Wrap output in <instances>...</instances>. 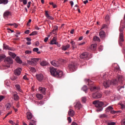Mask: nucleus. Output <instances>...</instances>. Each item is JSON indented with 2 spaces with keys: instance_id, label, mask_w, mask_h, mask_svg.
Here are the masks:
<instances>
[{
  "instance_id": "nucleus-1",
  "label": "nucleus",
  "mask_w": 125,
  "mask_h": 125,
  "mask_svg": "<svg viewBox=\"0 0 125 125\" xmlns=\"http://www.w3.org/2000/svg\"><path fill=\"white\" fill-rule=\"evenodd\" d=\"M50 72L51 76L55 78H64L63 72L61 70H57V69L54 67H50Z\"/></svg>"
},
{
  "instance_id": "nucleus-2",
  "label": "nucleus",
  "mask_w": 125,
  "mask_h": 125,
  "mask_svg": "<svg viewBox=\"0 0 125 125\" xmlns=\"http://www.w3.org/2000/svg\"><path fill=\"white\" fill-rule=\"evenodd\" d=\"M121 79H112V80H105L104 82L103 85L105 88H108L111 84L115 85L117 84V83H119V81Z\"/></svg>"
},
{
  "instance_id": "nucleus-3",
  "label": "nucleus",
  "mask_w": 125,
  "mask_h": 125,
  "mask_svg": "<svg viewBox=\"0 0 125 125\" xmlns=\"http://www.w3.org/2000/svg\"><path fill=\"white\" fill-rule=\"evenodd\" d=\"M93 104L95 105V107L98 108L97 109V112H101L103 110V108L102 107V106L104 105L103 102H100L99 101H95L93 102Z\"/></svg>"
},
{
  "instance_id": "nucleus-4",
  "label": "nucleus",
  "mask_w": 125,
  "mask_h": 125,
  "mask_svg": "<svg viewBox=\"0 0 125 125\" xmlns=\"http://www.w3.org/2000/svg\"><path fill=\"white\" fill-rule=\"evenodd\" d=\"M80 57L81 59H83V60H88L90 58V55L87 52H84L80 55Z\"/></svg>"
},
{
  "instance_id": "nucleus-5",
  "label": "nucleus",
  "mask_w": 125,
  "mask_h": 125,
  "mask_svg": "<svg viewBox=\"0 0 125 125\" xmlns=\"http://www.w3.org/2000/svg\"><path fill=\"white\" fill-rule=\"evenodd\" d=\"M4 62L6 64V66L9 67L11 64L13 63V60L10 57H7L4 59Z\"/></svg>"
},
{
  "instance_id": "nucleus-6",
  "label": "nucleus",
  "mask_w": 125,
  "mask_h": 125,
  "mask_svg": "<svg viewBox=\"0 0 125 125\" xmlns=\"http://www.w3.org/2000/svg\"><path fill=\"white\" fill-rule=\"evenodd\" d=\"M68 69L70 72L76 71V64L74 62H71L68 64Z\"/></svg>"
},
{
  "instance_id": "nucleus-7",
  "label": "nucleus",
  "mask_w": 125,
  "mask_h": 125,
  "mask_svg": "<svg viewBox=\"0 0 125 125\" xmlns=\"http://www.w3.org/2000/svg\"><path fill=\"white\" fill-rule=\"evenodd\" d=\"M102 97V94L99 92H97L93 94V98L98 99Z\"/></svg>"
},
{
  "instance_id": "nucleus-8",
  "label": "nucleus",
  "mask_w": 125,
  "mask_h": 125,
  "mask_svg": "<svg viewBox=\"0 0 125 125\" xmlns=\"http://www.w3.org/2000/svg\"><path fill=\"white\" fill-rule=\"evenodd\" d=\"M74 105V108L77 110H80L81 108H83V105H82V104H81V102H77Z\"/></svg>"
},
{
  "instance_id": "nucleus-9",
  "label": "nucleus",
  "mask_w": 125,
  "mask_h": 125,
  "mask_svg": "<svg viewBox=\"0 0 125 125\" xmlns=\"http://www.w3.org/2000/svg\"><path fill=\"white\" fill-rule=\"evenodd\" d=\"M21 71H22V69L21 68H17L14 71L15 75L16 76H20V75L21 74Z\"/></svg>"
},
{
  "instance_id": "nucleus-10",
  "label": "nucleus",
  "mask_w": 125,
  "mask_h": 125,
  "mask_svg": "<svg viewBox=\"0 0 125 125\" xmlns=\"http://www.w3.org/2000/svg\"><path fill=\"white\" fill-rule=\"evenodd\" d=\"M51 63L53 65V66H54L55 67H58L59 66H60V63L58 61H53L51 62Z\"/></svg>"
},
{
  "instance_id": "nucleus-11",
  "label": "nucleus",
  "mask_w": 125,
  "mask_h": 125,
  "mask_svg": "<svg viewBox=\"0 0 125 125\" xmlns=\"http://www.w3.org/2000/svg\"><path fill=\"white\" fill-rule=\"evenodd\" d=\"M45 15L48 19H50V20H54V18L53 17L50 16L49 14H48V11H45Z\"/></svg>"
},
{
  "instance_id": "nucleus-12",
  "label": "nucleus",
  "mask_w": 125,
  "mask_h": 125,
  "mask_svg": "<svg viewBox=\"0 0 125 125\" xmlns=\"http://www.w3.org/2000/svg\"><path fill=\"white\" fill-rule=\"evenodd\" d=\"M26 117L27 119L31 120V119L33 118V114L30 112L28 111L26 113Z\"/></svg>"
},
{
  "instance_id": "nucleus-13",
  "label": "nucleus",
  "mask_w": 125,
  "mask_h": 125,
  "mask_svg": "<svg viewBox=\"0 0 125 125\" xmlns=\"http://www.w3.org/2000/svg\"><path fill=\"white\" fill-rule=\"evenodd\" d=\"M99 35L101 39H104V38L106 37V35L105 34V32L102 30L100 32Z\"/></svg>"
},
{
  "instance_id": "nucleus-14",
  "label": "nucleus",
  "mask_w": 125,
  "mask_h": 125,
  "mask_svg": "<svg viewBox=\"0 0 125 125\" xmlns=\"http://www.w3.org/2000/svg\"><path fill=\"white\" fill-rule=\"evenodd\" d=\"M70 44H67V45H63L62 46V50H67V49H68V48H70Z\"/></svg>"
},
{
  "instance_id": "nucleus-15",
  "label": "nucleus",
  "mask_w": 125,
  "mask_h": 125,
  "mask_svg": "<svg viewBox=\"0 0 125 125\" xmlns=\"http://www.w3.org/2000/svg\"><path fill=\"white\" fill-rule=\"evenodd\" d=\"M90 89L91 91H97V90H99V87H97L96 86H91L90 87Z\"/></svg>"
},
{
  "instance_id": "nucleus-16",
  "label": "nucleus",
  "mask_w": 125,
  "mask_h": 125,
  "mask_svg": "<svg viewBox=\"0 0 125 125\" xmlns=\"http://www.w3.org/2000/svg\"><path fill=\"white\" fill-rule=\"evenodd\" d=\"M96 46H97L96 44H93L90 46L89 48L91 50L95 51L96 50Z\"/></svg>"
},
{
  "instance_id": "nucleus-17",
  "label": "nucleus",
  "mask_w": 125,
  "mask_h": 125,
  "mask_svg": "<svg viewBox=\"0 0 125 125\" xmlns=\"http://www.w3.org/2000/svg\"><path fill=\"white\" fill-rule=\"evenodd\" d=\"M68 115L70 117L74 116V115H75V111L72 109H70L68 111Z\"/></svg>"
},
{
  "instance_id": "nucleus-18",
  "label": "nucleus",
  "mask_w": 125,
  "mask_h": 125,
  "mask_svg": "<svg viewBox=\"0 0 125 125\" xmlns=\"http://www.w3.org/2000/svg\"><path fill=\"white\" fill-rule=\"evenodd\" d=\"M40 91H41L42 93L44 95H45V88L40 87L39 88Z\"/></svg>"
},
{
  "instance_id": "nucleus-19",
  "label": "nucleus",
  "mask_w": 125,
  "mask_h": 125,
  "mask_svg": "<svg viewBox=\"0 0 125 125\" xmlns=\"http://www.w3.org/2000/svg\"><path fill=\"white\" fill-rule=\"evenodd\" d=\"M58 31V26L55 25L54 26V28L51 33H52V34H55V33H57Z\"/></svg>"
},
{
  "instance_id": "nucleus-20",
  "label": "nucleus",
  "mask_w": 125,
  "mask_h": 125,
  "mask_svg": "<svg viewBox=\"0 0 125 125\" xmlns=\"http://www.w3.org/2000/svg\"><path fill=\"white\" fill-rule=\"evenodd\" d=\"M31 60L33 61L34 64L36 65V63L37 62H39V61H40V60H41V59H40V58H33V59H31Z\"/></svg>"
},
{
  "instance_id": "nucleus-21",
  "label": "nucleus",
  "mask_w": 125,
  "mask_h": 125,
  "mask_svg": "<svg viewBox=\"0 0 125 125\" xmlns=\"http://www.w3.org/2000/svg\"><path fill=\"white\" fill-rule=\"evenodd\" d=\"M36 76L37 79H43V75H42V73H39Z\"/></svg>"
},
{
  "instance_id": "nucleus-22",
  "label": "nucleus",
  "mask_w": 125,
  "mask_h": 125,
  "mask_svg": "<svg viewBox=\"0 0 125 125\" xmlns=\"http://www.w3.org/2000/svg\"><path fill=\"white\" fill-rule=\"evenodd\" d=\"M9 15H11V13L9 11H6L3 14L4 17H7V16H9Z\"/></svg>"
},
{
  "instance_id": "nucleus-23",
  "label": "nucleus",
  "mask_w": 125,
  "mask_h": 125,
  "mask_svg": "<svg viewBox=\"0 0 125 125\" xmlns=\"http://www.w3.org/2000/svg\"><path fill=\"white\" fill-rule=\"evenodd\" d=\"M7 4L8 3V0H0V4Z\"/></svg>"
},
{
  "instance_id": "nucleus-24",
  "label": "nucleus",
  "mask_w": 125,
  "mask_h": 125,
  "mask_svg": "<svg viewBox=\"0 0 125 125\" xmlns=\"http://www.w3.org/2000/svg\"><path fill=\"white\" fill-rule=\"evenodd\" d=\"M5 107L6 110H9L11 107V104H10V103H7L5 105Z\"/></svg>"
},
{
  "instance_id": "nucleus-25",
  "label": "nucleus",
  "mask_w": 125,
  "mask_h": 125,
  "mask_svg": "<svg viewBox=\"0 0 125 125\" xmlns=\"http://www.w3.org/2000/svg\"><path fill=\"white\" fill-rule=\"evenodd\" d=\"M15 87H16V89H17L18 90V91H20V92H21L22 91V90H21V87L20 86V85L19 84L15 85Z\"/></svg>"
},
{
  "instance_id": "nucleus-26",
  "label": "nucleus",
  "mask_w": 125,
  "mask_h": 125,
  "mask_svg": "<svg viewBox=\"0 0 125 125\" xmlns=\"http://www.w3.org/2000/svg\"><path fill=\"white\" fill-rule=\"evenodd\" d=\"M15 60L17 63H19V64H22V61L20 60V58L19 57H17Z\"/></svg>"
},
{
  "instance_id": "nucleus-27",
  "label": "nucleus",
  "mask_w": 125,
  "mask_h": 125,
  "mask_svg": "<svg viewBox=\"0 0 125 125\" xmlns=\"http://www.w3.org/2000/svg\"><path fill=\"white\" fill-rule=\"evenodd\" d=\"M88 89L87 88V86L86 85H84L82 87V90H83V91H84V92H85V93H86L87 92Z\"/></svg>"
},
{
  "instance_id": "nucleus-28",
  "label": "nucleus",
  "mask_w": 125,
  "mask_h": 125,
  "mask_svg": "<svg viewBox=\"0 0 125 125\" xmlns=\"http://www.w3.org/2000/svg\"><path fill=\"white\" fill-rule=\"evenodd\" d=\"M85 81L87 82V83H88V84L89 85H91L93 84V82H92V81H91L90 79H85Z\"/></svg>"
},
{
  "instance_id": "nucleus-29",
  "label": "nucleus",
  "mask_w": 125,
  "mask_h": 125,
  "mask_svg": "<svg viewBox=\"0 0 125 125\" xmlns=\"http://www.w3.org/2000/svg\"><path fill=\"white\" fill-rule=\"evenodd\" d=\"M9 55H10V56H12L13 58H15V57H16V54H15V53H13L12 52H9Z\"/></svg>"
},
{
  "instance_id": "nucleus-30",
  "label": "nucleus",
  "mask_w": 125,
  "mask_h": 125,
  "mask_svg": "<svg viewBox=\"0 0 125 125\" xmlns=\"http://www.w3.org/2000/svg\"><path fill=\"white\" fill-rule=\"evenodd\" d=\"M70 43H71L72 44V48L74 49L75 48H76V47H77V46L76 45V43H75V42H74V41H71L70 42Z\"/></svg>"
},
{
  "instance_id": "nucleus-31",
  "label": "nucleus",
  "mask_w": 125,
  "mask_h": 125,
  "mask_svg": "<svg viewBox=\"0 0 125 125\" xmlns=\"http://www.w3.org/2000/svg\"><path fill=\"white\" fill-rule=\"evenodd\" d=\"M36 97H37V98H38V99H40V100L42 99V98L43 97L41 94H36Z\"/></svg>"
},
{
  "instance_id": "nucleus-32",
  "label": "nucleus",
  "mask_w": 125,
  "mask_h": 125,
  "mask_svg": "<svg viewBox=\"0 0 125 125\" xmlns=\"http://www.w3.org/2000/svg\"><path fill=\"white\" fill-rule=\"evenodd\" d=\"M40 64H41V66H46V65H47L48 63L46 62L43 61L41 62Z\"/></svg>"
},
{
  "instance_id": "nucleus-33",
  "label": "nucleus",
  "mask_w": 125,
  "mask_h": 125,
  "mask_svg": "<svg viewBox=\"0 0 125 125\" xmlns=\"http://www.w3.org/2000/svg\"><path fill=\"white\" fill-rule=\"evenodd\" d=\"M14 100H16V101H18V100H19V96H18L17 94H14Z\"/></svg>"
},
{
  "instance_id": "nucleus-34",
  "label": "nucleus",
  "mask_w": 125,
  "mask_h": 125,
  "mask_svg": "<svg viewBox=\"0 0 125 125\" xmlns=\"http://www.w3.org/2000/svg\"><path fill=\"white\" fill-rule=\"evenodd\" d=\"M93 41L95 42H100V39H99L97 36H94L93 38Z\"/></svg>"
},
{
  "instance_id": "nucleus-35",
  "label": "nucleus",
  "mask_w": 125,
  "mask_h": 125,
  "mask_svg": "<svg viewBox=\"0 0 125 125\" xmlns=\"http://www.w3.org/2000/svg\"><path fill=\"white\" fill-rule=\"evenodd\" d=\"M112 110H113V107L109 106L106 108V112H111Z\"/></svg>"
},
{
  "instance_id": "nucleus-36",
  "label": "nucleus",
  "mask_w": 125,
  "mask_h": 125,
  "mask_svg": "<svg viewBox=\"0 0 125 125\" xmlns=\"http://www.w3.org/2000/svg\"><path fill=\"white\" fill-rule=\"evenodd\" d=\"M81 101L82 103H85L86 102V97H83L81 98Z\"/></svg>"
},
{
  "instance_id": "nucleus-37",
  "label": "nucleus",
  "mask_w": 125,
  "mask_h": 125,
  "mask_svg": "<svg viewBox=\"0 0 125 125\" xmlns=\"http://www.w3.org/2000/svg\"><path fill=\"white\" fill-rule=\"evenodd\" d=\"M29 125H36V121L34 120L30 121Z\"/></svg>"
},
{
  "instance_id": "nucleus-38",
  "label": "nucleus",
  "mask_w": 125,
  "mask_h": 125,
  "mask_svg": "<svg viewBox=\"0 0 125 125\" xmlns=\"http://www.w3.org/2000/svg\"><path fill=\"white\" fill-rule=\"evenodd\" d=\"M99 117L101 118V119H103V118H107V115L104 114H101L100 115Z\"/></svg>"
},
{
  "instance_id": "nucleus-39",
  "label": "nucleus",
  "mask_w": 125,
  "mask_h": 125,
  "mask_svg": "<svg viewBox=\"0 0 125 125\" xmlns=\"http://www.w3.org/2000/svg\"><path fill=\"white\" fill-rule=\"evenodd\" d=\"M27 64H29V65H35L32 60L27 61Z\"/></svg>"
},
{
  "instance_id": "nucleus-40",
  "label": "nucleus",
  "mask_w": 125,
  "mask_h": 125,
  "mask_svg": "<svg viewBox=\"0 0 125 125\" xmlns=\"http://www.w3.org/2000/svg\"><path fill=\"white\" fill-rule=\"evenodd\" d=\"M4 58H5V55H0V62L2 61V59H4Z\"/></svg>"
},
{
  "instance_id": "nucleus-41",
  "label": "nucleus",
  "mask_w": 125,
  "mask_h": 125,
  "mask_svg": "<svg viewBox=\"0 0 125 125\" xmlns=\"http://www.w3.org/2000/svg\"><path fill=\"white\" fill-rule=\"evenodd\" d=\"M3 48L4 49H9V47L8 46V45L4 44Z\"/></svg>"
},
{
  "instance_id": "nucleus-42",
  "label": "nucleus",
  "mask_w": 125,
  "mask_h": 125,
  "mask_svg": "<svg viewBox=\"0 0 125 125\" xmlns=\"http://www.w3.org/2000/svg\"><path fill=\"white\" fill-rule=\"evenodd\" d=\"M50 44H57V42H54L53 40H51L50 42Z\"/></svg>"
},
{
  "instance_id": "nucleus-43",
  "label": "nucleus",
  "mask_w": 125,
  "mask_h": 125,
  "mask_svg": "<svg viewBox=\"0 0 125 125\" xmlns=\"http://www.w3.org/2000/svg\"><path fill=\"white\" fill-rule=\"evenodd\" d=\"M37 33L36 31H33L29 35L30 36H35V35H37Z\"/></svg>"
},
{
  "instance_id": "nucleus-44",
  "label": "nucleus",
  "mask_w": 125,
  "mask_h": 125,
  "mask_svg": "<svg viewBox=\"0 0 125 125\" xmlns=\"http://www.w3.org/2000/svg\"><path fill=\"white\" fill-rule=\"evenodd\" d=\"M4 96L3 95H0V102L2 101L3 100V99H4Z\"/></svg>"
},
{
  "instance_id": "nucleus-45",
  "label": "nucleus",
  "mask_w": 125,
  "mask_h": 125,
  "mask_svg": "<svg viewBox=\"0 0 125 125\" xmlns=\"http://www.w3.org/2000/svg\"><path fill=\"white\" fill-rule=\"evenodd\" d=\"M109 19H110V17H109V15H106L105 16V21H109Z\"/></svg>"
},
{
  "instance_id": "nucleus-46",
  "label": "nucleus",
  "mask_w": 125,
  "mask_h": 125,
  "mask_svg": "<svg viewBox=\"0 0 125 125\" xmlns=\"http://www.w3.org/2000/svg\"><path fill=\"white\" fill-rule=\"evenodd\" d=\"M125 77L123 75H117V79H124Z\"/></svg>"
},
{
  "instance_id": "nucleus-47",
  "label": "nucleus",
  "mask_w": 125,
  "mask_h": 125,
  "mask_svg": "<svg viewBox=\"0 0 125 125\" xmlns=\"http://www.w3.org/2000/svg\"><path fill=\"white\" fill-rule=\"evenodd\" d=\"M99 51H102V50H103V46L102 45H100L99 47Z\"/></svg>"
},
{
  "instance_id": "nucleus-48",
  "label": "nucleus",
  "mask_w": 125,
  "mask_h": 125,
  "mask_svg": "<svg viewBox=\"0 0 125 125\" xmlns=\"http://www.w3.org/2000/svg\"><path fill=\"white\" fill-rule=\"evenodd\" d=\"M37 104L38 105L42 106V105H43L44 103H43V102L41 101L39 103H38Z\"/></svg>"
},
{
  "instance_id": "nucleus-49",
  "label": "nucleus",
  "mask_w": 125,
  "mask_h": 125,
  "mask_svg": "<svg viewBox=\"0 0 125 125\" xmlns=\"http://www.w3.org/2000/svg\"><path fill=\"white\" fill-rule=\"evenodd\" d=\"M116 125V123L115 122H110L107 124V125Z\"/></svg>"
},
{
  "instance_id": "nucleus-50",
  "label": "nucleus",
  "mask_w": 125,
  "mask_h": 125,
  "mask_svg": "<svg viewBox=\"0 0 125 125\" xmlns=\"http://www.w3.org/2000/svg\"><path fill=\"white\" fill-rule=\"evenodd\" d=\"M25 53H26V54H31V53H32V51L27 50V51H25Z\"/></svg>"
},
{
  "instance_id": "nucleus-51",
  "label": "nucleus",
  "mask_w": 125,
  "mask_h": 125,
  "mask_svg": "<svg viewBox=\"0 0 125 125\" xmlns=\"http://www.w3.org/2000/svg\"><path fill=\"white\" fill-rule=\"evenodd\" d=\"M105 28H107V25L105 24H103V26L102 27V29H105Z\"/></svg>"
},
{
  "instance_id": "nucleus-52",
  "label": "nucleus",
  "mask_w": 125,
  "mask_h": 125,
  "mask_svg": "<svg viewBox=\"0 0 125 125\" xmlns=\"http://www.w3.org/2000/svg\"><path fill=\"white\" fill-rule=\"evenodd\" d=\"M32 3V2L31 1L28 2V3H27V8H30V6L31 5V4Z\"/></svg>"
},
{
  "instance_id": "nucleus-53",
  "label": "nucleus",
  "mask_w": 125,
  "mask_h": 125,
  "mask_svg": "<svg viewBox=\"0 0 125 125\" xmlns=\"http://www.w3.org/2000/svg\"><path fill=\"white\" fill-rule=\"evenodd\" d=\"M67 120L68 121V123H69V124L72 122V119H71V117H70L67 118Z\"/></svg>"
},
{
  "instance_id": "nucleus-54",
  "label": "nucleus",
  "mask_w": 125,
  "mask_h": 125,
  "mask_svg": "<svg viewBox=\"0 0 125 125\" xmlns=\"http://www.w3.org/2000/svg\"><path fill=\"white\" fill-rule=\"evenodd\" d=\"M33 50L35 52H38V51H39V49L38 48H34Z\"/></svg>"
},
{
  "instance_id": "nucleus-55",
  "label": "nucleus",
  "mask_w": 125,
  "mask_h": 125,
  "mask_svg": "<svg viewBox=\"0 0 125 125\" xmlns=\"http://www.w3.org/2000/svg\"><path fill=\"white\" fill-rule=\"evenodd\" d=\"M120 105L121 106V109H124L125 108V105L124 104H120Z\"/></svg>"
},
{
  "instance_id": "nucleus-56",
  "label": "nucleus",
  "mask_w": 125,
  "mask_h": 125,
  "mask_svg": "<svg viewBox=\"0 0 125 125\" xmlns=\"http://www.w3.org/2000/svg\"><path fill=\"white\" fill-rule=\"evenodd\" d=\"M115 70H117V71H121V68H120V66H116Z\"/></svg>"
},
{
  "instance_id": "nucleus-57",
  "label": "nucleus",
  "mask_w": 125,
  "mask_h": 125,
  "mask_svg": "<svg viewBox=\"0 0 125 125\" xmlns=\"http://www.w3.org/2000/svg\"><path fill=\"white\" fill-rule=\"evenodd\" d=\"M110 113L111 114H116V113H117V111L112 110H111Z\"/></svg>"
},
{
  "instance_id": "nucleus-58",
  "label": "nucleus",
  "mask_w": 125,
  "mask_h": 125,
  "mask_svg": "<svg viewBox=\"0 0 125 125\" xmlns=\"http://www.w3.org/2000/svg\"><path fill=\"white\" fill-rule=\"evenodd\" d=\"M27 2H28V0H24L23 4L24 5H26V4H27Z\"/></svg>"
},
{
  "instance_id": "nucleus-59",
  "label": "nucleus",
  "mask_w": 125,
  "mask_h": 125,
  "mask_svg": "<svg viewBox=\"0 0 125 125\" xmlns=\"http://www.w3.org/2000/svg\"><path fill=\"white\" fill-rule=\"evenodd\" d=\"M26 41H27V42H31V41H32V40L31 39V38H26Z\"/></svg>"
},
{
  "instance_id": "nucleus-60",
  "label": "nucleus",
  "mask_w": 125,
  "mask_h": 125,
  "mask_svg": "<svg viewBox=\"0 0 125 125\" xmlns=\"http://www.w3.org/2000/svg\"><path fill=\"white\" fill-rule=\"evenodd\" d=\"M47 41H48V37H46L45 38L44 40V42H47Z\"/></svg>"
},
{
  "instance_id": "nucleus-61",
  "label": "nucleus",
  "mask_w": 125,
  "mask_h": 125,
  "mask_svg": "<svg viewBox=\"0 0 125 125\" xmlns=\"http://www.w3.org/2000/svg\"><path fill=\"white\" fill-rule=\"evenodd\" d=\"M122 125H125V119H124L122 122Z\"/></svg>"
},
{
  "instance_id": "nucleus-62",
  "label": "nucleus",
  "mask_w": 125,
  "mask_h": 125,
  "mask_svg": "<svg viewBox=\"0 0 125 125\" xmlns=\"http://www.w3.org/2000/svg\"><path fill=\"white\" fill-rule=\"evenodd\" d=\"M56 40H57L56 37H53L52 41H53V42H56Z\"/></svg>"
},
{
  "instance_id": "nucleus-63",
  "label": "nucleus",
  "mask_w": 125,
  "mask_h": 125,
  "mask_svg": "<svg viewBox=\"0 0 125 125\" xmlns=\"http://www.w3.org/2000/svg\"><path fill=\"white\" fill-rule=\"evenodd\" d=\"M9 123H10V124H11V125H15V123H14V122L11 120L9 121Z\"/></svg>"
},
{
  "instance_id": "nucleus-64",
  "label": "nucleus",
  "mask_w": 125,
  "mask_h": 125,
  "mask_svg": "<svg viewBox=\"0 0 125 125\" xmlns=\"http://www.w3.org/2000/svg\"><path fill=\"white\" fill-rule=\"evenodd\" d=\"M71 125H79L78 124L76 123V122H72Z\"/></svg>"
}]
</instances>
